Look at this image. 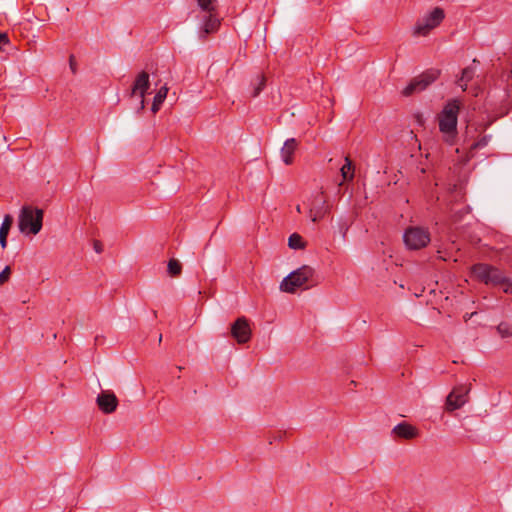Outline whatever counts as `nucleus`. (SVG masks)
<instances>
[{"label": "nucleus", "instance_id": "1", "mask_svg": "<svg viewBox=\"0 0 512 512\" xmlns=\"http://www.w3.org/2000/svg\"><path fill=\"white\" fill-rule=\"evenodd\" d=\"M216 2L217 0H197L198 9L195 12L200 38H205L208 34L216 32L220 26V20L216 13Z\"/></svg>", "mask_w": 512, "mask_h": 512}, {"label": "nucleus", "instance_id": "2", "mask_svg": "<svg viewBox=\"0 0 512 512\" xmlns=\"http://www.w3.org/2000/svg\"><path fill=\"white\" fill-rule=\"evenodd\" d=\"M460 103L449 101L438 116L439 130L445 142L452 144L457 135V119Z\"/></svg>", "mask_w": 512, "mask_h": 512}, {"label": "nucleus", "instance_id": "3", "mask_svg": "<svg viewBox=\"0 0 512 512\" xmlns=\"http://www.w3.org/2000/svg\"><path fill=\"white\" fill-rule=\"evenodd\" d=\"M44 211L32 206H23L18 215V229L24 236L37 235L43 226Z\"/></svg>", "mask_w": 512, "mask_h": 512}, {"label": "nucleus", "instance_id": "4", "mask_svg": "<svg viewBox=\"0 0 512 512\" xmlns=\"http://www.w3.org/2000/svg\"><path fill=\"white\" fill-rule=\"evenodd\" d=\"M314 275V269L304 265L288 274L280 283V290L286 293H294L303 287Z\"/></svg>", "mask_w": 512, "mask_h": 512}, {"label": "nucleus", "instance_id": "5", "mask_svg": "<svg viewBox=\"0 0 512 512\" xmlns=\"http://www.w3.org/2000/svg\"><path fill=\"white\" fill-rule=\"evenodd\" d=\"M444 17L445 13L443 9L439 7L433 8L418 19L414 26V34L418 36L428 35L433 29L440 25Z\"/></svg>", "mask_w": 512, "mask_h": 512}, {"label": "nucleus", "instance_id": "6", "mask_svg": "<svg viewBox=\"0 0 512 512\" xmlns=\"http://www.w3.org/2000/svg\"><path fill=\"white\" fill-rule=\"evenodd\" d=\"M473 275L487 285H499L504 280V274L498 268L489 264L480 263L472 268Z\"/></svg>", "mask_w": 512, "mask_h": 512}, {"label": "nucleus", "instance_id": "7", "mask_svg": "<svg viewBox=\"0 0 512 512\" xmlns=\"http://www.w3.org/2000/svg\"><path fill=\"white\" fill-rule=\"evenodd\" d=\"M403 240L406 247L410 250H418L427 246L430 242L429 232L420 227H410L405 230Z\"/></svg>", "mask_w": 512, "mask_h": 512}, {"label": "nucleus", "instance_id": "8", "mask_svg": "<svg viewBox=\"0 0 512 512\" xmlns=\"http://www.w3.org/2000/svg\"><path fill=\"white\" fill-rule=\"evenodd\" d=\"M308 217L312 222L322 220L329 212L330 205L322 193H316L307 200Z\"/></svg>", "mask_w": 512, "mask_h": 512}, {"label": "nucleus", "instance_id": "9", "mask_svg": "<svg viewBox=\"0 0 512 512\" xmlns=\"http://www.w3.org/2000/svg\"><path fill=\"white\" fill-rule=\"evenodd\" d=\"M437 78L436 72L425 73L412 80L402 91L404 96H410L416 92L423 91Z\"/></svg>", "mask_w": 512, "mask_h": 512}, {"label": "nucleus", "instance_id": "10", "mask_svg": "<svg viewBox=\"0 0 512 512\" xmlns=\"http://www.w3.org/2000/svg\"><path fill=\"white\" fill-rule=\"evenodd\" d=\"M468 391L466 386L455 387L446 398V410L454 411L461 408L467 402Z\"/></svg>", "mask_w": 512, "mask_h": 512}, {"label": "nucleus", "instance_id": "11", "mask_svg": "<svg viewBox=\"0 0 512 512\" xmlns=\"http://www.w3.org/2000/svg\"><path fill=\"white\" fill-rule=\"evenodd\" d=\"M251 333L249 322L245 317L238 318L231 327V335L239 344L248 342Z\"/></svg>", "mask_w": 512, "mask_h": 512}, {"label": "nucleus", "instance_id": "12", "mask_svg": "<svg viewBox=\"0 0 512 512\" xmlns=\"http://www.w3.org/2000/svg\"><path fill=\"white\" fill-rule=\"evenodd\" d=\"M149 86V74L146 72H141L140 74H138L132 88V95L139 97L140 110L145 108V94Z\"/></svg>", "mask_w": 512, "mask_h": 512}, {"label": "nucleus", "instance_id": "13", "mask_svg": "<svg viewBox=\"0 0 512 512\" xmlns=\"http://www.w3.org/2000/svg\"><path fill=\"white\" fill-rule=\"evenodd\" d=\"M96 403L99 409L105 414L113 413L118 407V399L110 390H105L98 394Z\"/></svg>", "mask_w": 512, "mask_h": 512}, {"label": "nucleus", "instance_id": "14", "mask_svg": "<svg viewBox=\"0 0 512 512\" xmlns=\"http://www.w3.org/2000/svg\"><path fill=\"white\" fill-rule=\"evenodd\" d=\"M392 432L395 436L403 439H413L419 435L418 429L407 422L397 424Z\"/></svg>", "mask_w": 512, "mask_h": 512}, {"label": "nucleus", "instance_id": "15", "mask_svg": "<svg viewBox=\"0 0 512 512\" xmlns=\"http://www.w3.org/2000/svg\"><path fill=\"white\" fill-rule=\"evenodd\" d=\"M297 147V142L294 138L287 139L281 149V158L287 165L292 163V156Z\"/></svg>", "mask_w": 512, "mask_h": 512}, {"label": "nucleus", "instance_id": "16", "mask_svg": "<svg viewBox=\"0 0 512 512\" xmlns=\"http://www.w3.org/2000/svg\"><path fill=\"white\" fill-rule=\"evenodd\" d=\"M167 93H168L167 86H162L158 90V92L154 96L153 104H152V108H151L153 113H156L160 109V106L162 105V103L164 102V100L167 97Z\"/></svg>", "mask_w": 512, "mask_h": 512}, {"label": "nucleus", "instance_id": "17", "mask_svg": "<svg viewBox=\"0 0 512 512\" xmlns=\"http://www.w3.org/2000/svg\"><path fill=\"white\" fill-rule=\"evenodd\" d=\"M288 246L293 250H302L306 247V242L298 233H293L288 238Z\"/></svg>", "mask_w": 512, "mask_h": 512}, {"label": "nucleus", "instance_id": "18", "mask_svg": "<svg viewBox=\"0 0 512 512\" xmlns=\"http://www.w3.org/2000/svg\"><path fill=\"white\" fill-rule=\"evenodd\" d=\"M343 180H352L354 177L353 166L349 158H345V164L340 169Z\"/></svg>", "mask_w": 512, "mask_h": 512}, {"label": "nucleus", "instance_id": "19", "mask_svg": "<svg viewBox=\"0 0 512 512\" xmlns=\"http://www.w3.org/2000/svg\"><path fill=\"white\" fill-rule=\"evenodd\" d=\"M167 270L171 276H177L181 273L182 266L178 260L171 259L168 262Z\"/></svg>", "mask_w": 512, "mask_h": 512}, {"label": "nucleus", "instance_id": "20", "mask_svg": "<svg viewBox=\"0 0 512 512\" xmlns=\"http://www.w3.org/2000/svg\"><path fill=\"white\" fill-rule=\"evenodd\" d=\"M474 72L471 68H466L462 71V76L459 80V86L465 90L466 89V83L472 78Z\"/></svg>", "mask_w": 512, "mask_h": 512}, {"label": "nucleus", "instance_id": "21", "mask_svg": "<svg viewBox=\"0 0 512 512\" xmlns=\"http://www.w3.org/2000/svg\"><path fill=\"white\" fill-rule=\"evenodd\" d=\"M12 222H13L12 216L9 214L5 215L3 222L0 226V234L8 236Z\"/></svg>", "mask_w": 512, "mask_h": 512}, {"label": "nucleus", "instance_id": "22", "mask_svg": "<svg viewBox=\"0 0 512 512\" xmlns=\"http://www.w3.org/2000/svg\"><path fill=\"white\" fill-rule=\"evenodd\" d=\"M265 86V77L262 76V75H258L255 79V83H254V92H253V96H258L259 93L263 90Z\"/></svg>", "mask_w": 512, "mask_h": 512}, {"label": "nucleus", "instance_id": "23", "mask_svg": "<svg viewBox=\"0 0 512 512\" xmlns=\"http://www.w3.org/2000/svg\"><path fill=\"white\" fill-rule=\"evenodd\" d=\"M497 330L502 337L512 336V327H510L508 323H500L497 327Z\"/></svg>", "mask_w": 512, "mask_h": 512}, {"label": "nucleus", "instance_id": "24", "mask_svg": "<svg viewBox=\"0 0 512 512\" xmlns=\"http://www.w3.org/2000/svg\"><path fill=\"white\" fill-rule=\"evenodd\" d=\"M505 293L512 294V279L504 275V280L499 284Z\"/></svg>", "mask_w": 512, "mask_h": 512}, {"label": "nucleus", "instance_id": "25", "mask_svg": "<svg viewBox=\"0 0 512 512\" xmlns=\"http://www.w3.org/2000/svg\"><path fill=\"white\" fill-rule=\"evenodd\" d=\"M10 267L6 266L1 272H0V285L7 282L10 277Z\"/></svg>", "mask_w": 512, "mask_h": 512}, {"label": "nucleus", "instance_id": "26", "mask_svg": "<svg viewBox=\"0 0 512 512\" xmlns=\"http://www.w3.org/2000/svg\"><path fill=\"white\" fill-rule=\"evenodd\" d=\"M9 44V38L5 33H0V51L4 46Z\"/></svg>", "mask_w": 512, "mask_h": 512}, {"label": "nucleus", "instance_id": "27", "mask_svg": "<svg viewBox=\"0 0 512 512\" xmlns=\"http://www.w3.org/2000/svg\"><path fill=\"white\" fill-rule=\"evenodd\" d=\"M0 245L2 249H5L7 247V235L0 234Z\"/></svg>", "mask_w": 512, "mask_h": 512}, {"label": "nucleus", "instance_id": "28", "mask_svg": "<svg viewBox=\"0 0 512 512\" xmlns=\"http://www.w3.org/2000/svg\"><path fill=\"white\" fill-rule=\"evenodd\" d=\"M95 250L99 253L101 252V248L100 246H98V244H95Z\"/></svg>", "mask_w": 512, "mask_h": 512}, {"label": "nucleus", "instance_id": "29", "mask_svg": "<svg viewBox=\"0 0 512 512\" xmlns=\"http://www.w3.org/2000/svg\"><path fill=\"white\" fill-rule=\"evenodd\" d=\"M484 145H486V142L475 144L476 147H481V146H484Z\"/></svg>", "mask_w": 512, "mask_h": 512}, {"label": "nucleus", "instance_id": "30", "mask_svg": "<svg viewBox=\"0 0 512 512\" xmlns=\"http://www.w3.org/2000/svg\"><path fill=\"white\" fill-rule=\"evenodd\" d=\"M296 210H297V212H298V213H301V206H300V205H297V206H296Z\"/></svg>", "mask_w": 512, "mask_h": 512}]
</instances>
